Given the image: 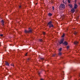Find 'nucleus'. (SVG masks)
<instances>
[{
    "label": "nucleus",
    "instance_id": "1",
    "mask_svg": "<svg viewBox=\"0 0 80 80\" xmlns=\"http://www.w3.org/2000/svg\"><path fill=\"white\" fill-rule=\"evenodd\" d=\"M65 4L63 3L61 4L59 7V9L61 10H63L65 9Z\"/></svg>",
    "mask_w": 80,
    "mask_h": 80
},
{
    "label": "nucleus",
    "instance_id": "2",
    "mask_svg": "<svg viewBox=\"0 0 80 80\" xmlns=\"http://www.w3.org/2000/svg\"><path fill=\"white\" fill-rule=\"evenodd\" d=\"M52 22L50 21L48 23V25H49V28H51V27H53V25L52 24Z\"/></svg>",
    "mask_w": 80,
    "mask_h": 80
},
{
    "label": "nucleus",
    "instance_id": "3",
    "mask_svg": "<svg viewBox=\"0 0 80 80\" xmlns=\"http://www.w3.org/2000/svg\"><path fill=\"white\" fill-rule=\"evenodd\" d=\"M32 29L30 30L29 31H27L26 30H25L24 32L25 33H32Z\"/></svg>",
    "mask_w": 80,
    "mask_h": 80
},
{
    "label": "nucleus",
    "instance_id": "4",
    "mask_svg": "<svg viewBox=\"0 0 80 80\" xmlns=\"http://www.w3.org/2000/svg\"><path fill=\"white\" fill-rule=\"evenodd\" d=\"M63 41H64V39L62 38L60 42H59V45H61L62 43H63Z\"/></svg>",
    "mask_w": 80,
    "mask_h": 80
},
{
    "label": "nucleus",
    "instance_id": "5",
    "mask_svg": "<svg viewBox=\"0 0 80 80\" xmlns=\"http://www.w3.org/2000/svg\"><path fill=\"white\" fill-rule=\"evenodd\" d=\"M78 7V6L77 5V4L76 3L74 4L73 8L74 9H77Z\"/></svg>",
    "mask_w": 80,
    "mask_h": 80
},
{
    "label": "nucleus",
    "instance_id": "6",
    "mask_svg": "<svg viewBox=\"0 0 80 80\" xmlns=\"http://www.w3.org/2000/svg\"><path fill=\"white\" fill-rule=\"evenodd\" d=\"M75 10L74 9V8H72V9L71 10V12L72 13H73L75 12Z\"/></svg>",
    "mask_w": 80,
    "mask_h": 80
},
{
    "label": "nucleus",
    "instance_id": "7",
    "mask_svg": "<svg viewBox=\"0 0 80 80\" xmlns=\"http://www.w3.org/2000/svg\"><path fill=\"white\" fill-rule=\"evenodd\" d=\"M62 44H64L65 45H68V42L67 41H65L64 42L62 43Z\"/></svg>",
    "mask_w": 80,
    "mask_h": 80
},
{
    "label": "nucleus",
    "instance_id": "8",
    "mask_svg": "<svg viewBox=\"0 0 80 80\" xmlns=\"http://www.w3.org/2000/svg\"><path fill=\"white\" fill-rule=\"evenodd\" d=\"M73 34L75 35H77V33H78V32H76V31H74L73 32Z\"/></svg>",
    "mask_w": 80,
    "mask_h": 80
},
{
    "label": "nucleus",
    "instance_id": "9",
    "mask_svg": "<svg viewBox=\"0 0 80 80\" xmlns=\"http://www.w3.org/2000/svg\"><path fill=\"white\" fill-rule=\"evenodd\" d=\"M5 63L6 66H9V63H8V62L6 61L5 62Z\"/></svg>",
    "mask_w": 80,
    "mask_h": 80
},
{
    "label": "nucleus",
    "instance_id": "10",
    "mask_svg": "<svg viewBox=\"0 0 80 80\" xmlns=\"http://www.w3.org/2000/svg\"><path fill=\"white\" fill-rule=\"evenodd\" d=\"M48 15L49 17H52V14L50 13H48Z\"/></svg>",
    "mask_w": 80,
    "mask_h": 80
},
{
    "label": "nucleus",
    "instance_id": "11",
    "mask_svg": "<svg viewBox=\"0 0 80 80\" xmlns=\"http://www.w3.org/2000/svg\"><path fill=\"white\" fill-rule=\"evenodd\" d=\"M74 44H75V45H77L78 44V42H77L76 41L74 42Z\"/></svg>",
    "mask_w": 80,
    "mask_h": 80
},
{
    "label": "nucleus",
    "instance_id": "12",
    "mask_svg": "<svg viewBox=\"0 0 80 80\" xmlns=\"http://www.w3.org/2000/svg\"><path fill=\"white\" fill-rule=\"evenodd\" d=\"M1 23H2V24L3 26V25H4V21H3V20H2L1 21Z\"/></svg>",
    "mask_w": 80,
    "mask_h": 80
},
{
    "label": "nucleus",
    "instance_id": "13",
    "mask_svg": "<svg viewBox=\"0 0 80 80\" xmlns=\"http://www.w3.org/2000/svg\"><path fill=\"white\" fill-rule=\"evenodd\" d=\"M62 53L60 52H59L58 55H59V56H60V55H62Z\"/></svg>",
    "mask_w": 80,
    "mask_h": 80
},
{
    "label": "nucleus",
    "instance_id": "14",
    "mask_svg": "<svg viewBox=\"0 0 80 80\" xmlns=\"http://www.w3.org/2000/svg\"><path fill=\"white\" fill-rule=\"evenodd\" d=\"M69 7L72 8L73 7V6L72 4L69 5Z\"/></svg>",
    "mask_w": 80,
    "mask_h": 80
},
{
    "label": "nucleus",
    "instance_id": "15",
    "mask_svg": "<svg viewBox=\"0 0 80 80\" xmlns=\"http://www.w3.org/2000/svg\"><path fill=\"white\" fill-rule=\"evenodd\" d=\"M39 41L41 42H43V40L42 39H39Z\"/></svg>",
    "mask_w": 80,
    "mask_h": 80
},
{
    "label": "nucleus",
    "instance_id": "16",
    "mask_svg": "<svg viewBox=\"0 0 80 80\" xmlns=\"http://www.w3.org/2000/svg\"><path fill=\"white\" fill-rule=\"evenodd\" d=\"M40 58L41 60H44V58Z\"/></svg>",
    "mask_w": 80,
    "mask_h": 80
},
{
    "label": "nucleus",
    "instance_id": "17",
    "mask_svg": "<svg viewBox=\"0 0 80 80\" xmlns=\"http://www.w3.org/2000/svg\"><path fill=\"white\" fill-rule=\"evenodd\" d=\"M65 37V34L63 33L62 36V37Z\"/></svg>",
    "mask_w": 80,
    "mask_h": 80
},
{
    "label": "nucleus",
    "instance_id": "18",
    "mask_svg": "<svg viewBox=\"0 0 80 80\" xmlns=\"http://www.w3.org/2000/svg\"><path fill=\"white\" fill-rule=\"evenodd\" d=\"M58 50L60 52H61V51H62V48H60L58 49Z\"/></svg>",
    "mask_w": 80,
    "mask_h": 80
},
{
    "label": "nucleus",
    "instance_id": "19",
    "mask_svg": "<svg viewBox=\"0 0 80 80\" xmlns=\"http://www.w3.org/2000/svg\"><path fill=\"white\" fill-rule=\"evenodd\" d=\"M11 66H12V67H14V64L13 63V64H11Z\"/></svg>",
    "mask_w": 80,
    "mask_h": 80
},
{
    "label": "nucleus",
    "instance_id": "20",
    "mask_svg": "<svg viewBox=\"0 0 80 80\" xmlns=\"http://www.w3.org/2000/svg\"><path fill=\"white\" fill-rule=\"evenodd\" d=\"M40 73H41V72H38V75L40 76Z\"/></svg>",
    "mask_w": 80,
    "mask_h": 80
},
{
    "label": "nucleus",
    "instance_id": "21",
    "mask_svg": "<svg viewBox=\"0 0 80 80\" xmlns=\"http://www.w3.org/2000/svg\"><path fill=\"white\" fill-rule=\"evenodd\" d=\"M68 3H70V0H68Z\"/></svg>",
    "mask_w": 80,
    "mask_h": 80
},
{
    "label": "nucleus",
    "instance_id": "22",
    "mask_svg": "<svg viewBox=\"0 0 80 80\" xmlns=\"http://www.w3.org/2000/svg\"><path fill=\"white\" fill-rule=\"evenodd\" d=\"M52 10H54V9H55L54 8V6H52Z\"/></svg>",
    "mask_w": 80,
    "mask_h": 80
},
{
    "label": "nucleus",
    "instance_id": "23",
    "mask_svg": "<svg viewBox=\"0 0 80 80\" xmlns=\"http://www.w3.org/2000/svg\"><path fill=\"white\" fill-rule=\"evenodd\" d=\"M28 60H31V58H28Z\"/></svg>",
    "mask_w": 80,
    "mask_h": 80
},
{
    "label": "nucleus",
    "instance_id": "24",
    "mask_svg": "<svg viewBox=\"0 0 80 80\" xmlns=\"http://www.w3.org/2000/svg\"><path fill=\"white\" fill-rule=\"evenodd\" d=\"M42 33H43V35H45V32H42Z\"/></svg>",
    "mask_w": 80,
    "mask_h": 80
},
{
    "label": "nucleus",
    "instance_id": "25",
    "mask_svg": "<svg viewBox=\"0 0 80 80\" xmlns=\"http://www.w3.org/2000/svg\"><path fill=\"white\" fill-rule=\"evenodd\" d=\"M28 54V52H27L26 53V54H25V56H27V54Z\"/></svg>",
    "mask_w": 80,
    "mask_h": 80
},
{
    "label": "nucleus",
    "instance_id": "26",
    "mask_svg": "<svg viewBox=\"0 0 80 80\" xmlns=\"http://www.w3.org/2000/svg\"><path fill=\"white\" fill-rule=\"evenodd\" d=\"M0 36H1V37H2V36H3V35L1 34H0Z\"/></svg>",
    "mask_w": 80,
    "mask_h": 80
},
{
    "label": "nucleus",
    "instance_id": "27",
    "mask_svg": "<svg viewBox=\"0 0 80 80\" xmlns=\"http://www.w3.org/2000/svg\"><path fill=\"white\" fill-rule=\"evenodd\" d=\"M21 6H19V8H21Z\"/></svg>",
    "mask_w": 80,
    "mask_h": 80
},
{
    "label": "nucleus",
    "instance_id": "28",
    "mask_svg": "<svg viewBox=\"0 0 80 80\" xmlns=\"http://www.w3.org/2000/svg\"><path fill=\"white\" fill-rule=\"evenodd\" d=\"M40 80H44V79H42V78H41L40 79Z\"/></svg>",
    "mask_w": 80,
    "mask_h": 80
},
{
    "label": "nucleus",
    "instance_id": "29",
    "mask_svg": "<svg viewBox=\"0 0 80 80\" xmlns=\"http://www.w3.org/2000/svg\"><path fill=\"white\" fill-rule=\"evenodd\" d=\"M69 48V47H68V46H67V48Z\"/></svg>",
    "mask_w": 80,
    "mask_h": 80
},
{
    "label": "nucleus",
    "instance_id": "30",
    "mask_svg": "<svg viewBox=\"0 0 80 80\" xmlns=\"http://www.w3.org/2000/svg\"><path fill=\"white\" fill-rule=\"evenodd\" d=\"M55 54L53 55H52V57H54V56H55Z\"/></svg>",
    "mask_w": 80,
    "mask_h": 80
},
{
    "label": "nucleus",
    "instance_id": "31",
    "mask_svg": "<svg viewBox=\"0 0 80 80\" xmlns=\"http://www.w3.org/2000/svg\"><path fill=\"white\" fill-rule=\"evenodd\" d=\"M36 5H37V3H36Z\"/></svg>",
    "mask_w": 80,
    "mask_h": 80
},
{
    "label": "nucleus",
    "instance_id": "32",
    "mask_svg": "<svg viewBox=\"0 0 80 80\" xmlns=\"http://www.w3.org/2000/svg\"><path fill=\"white\" fill-rule=\"evenodd\" d=\"M63 73H64V72H63Z\"/></svg>",
    "mask_w": 80,
    "mask_h": 80
},
{
    "label": "nucleus",
    "instance_id": "33",
    "mask_svg": "<svg viewBox=\"0 0 80 80\" xmlns=\"http://www.w3.org/2000/svg\"><path fill=\"white\" fill-rule=\"evenodd\" d=\"M79 77H80V75H79Z\"/></svg>",
    "mask_w": 80,
    "mask_h": 80
}]
</instances>
